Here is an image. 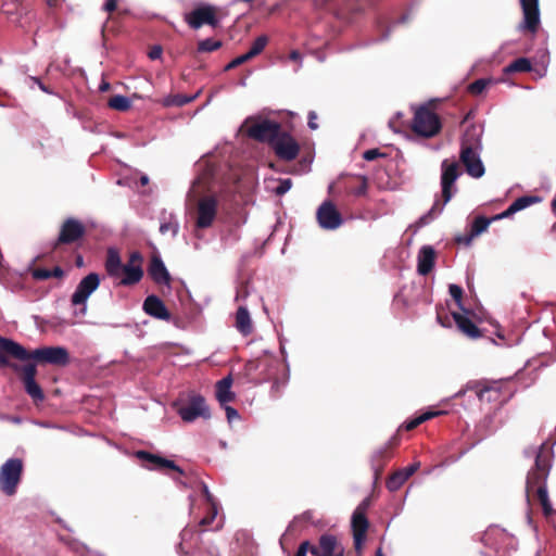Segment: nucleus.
Returning a JSON list of instances; mask_svg holds the SVG:
<instances>
[{
	"mask_svg": "<svg viewBox=\"0 0 556 556\" xmlns=\"http://www.w3.org/2000/svg\"><path fill=\"white\" fill-rule=\"evenodd\" d=\"M551 466V448L542 444L535 452V465L528 473L526 489L528 495L536 494L543 514L546 517L555 514L546 486V479L549 475Z\"/></svg>",
	"mask_w": 556,
	"mask_h": 556,
	"instance_id": "1",
	"label": "nucleus"
},
{
	"mask_svg": "<svg viewBox=\"0 0 556 556\" xmlns=\"http://www.w3.org/2000/svg\"><path fill=\"white\" fill-rule=\"evenodd\" d=\"M480 130L476 126L466 129L462 138L459 160L467 174L473 178H480L484 174V166L480 159L481 150Z\"/></svg>",
	"mask_w": 556,
	"mask_h": 556,
	"instance_id": "2",
	"label": "nucleus"
},
{
	"mask_svg": "<svg viewBox=\"0 0 556 556\" xmlns=\"http://www.w3.org/2000/svg\"><path fill=\"white\" fill-rule=\"evenodd\" d=\"M442 175H441V187H442V199L443 203L440 204L439 201H435L432 205L431 210L422 215L417 220L418 227H424L428 225L435 215L440 214L443 210V206L451 201L454 191H456V188H454L455 181L457 180L459 176V166L456 162H448V160H444L442 162Z\"/></svg>",
	"mask_w": 556,
	"mask_h": 556,
	"instance_id": "3",
	"label": "nucleus"
},
{
	"mask_svg": "<svg viewBox=\"0 0 556 556\" xmlns=\"http://www.w3.org/2000/svg\"><path fill=\"white\" fill-rule=\"evenodd\" d=\"M434 101L417 106L412 119L413 132L421 138H433L441 132L442 122L433 110Z\"/></svg>",
	"mask_w": 556,
	"mask_h": 556,
	"instance_id": "4",
	"label": "nucleus"
},
{
	"mask_svg": "<svg viewBox=\"0 0 556 556\" xmlns=\"http://www.w3.org/2000/svg\"><path fill=\"white\" fill-rule=\"evenodd\" d=\"M244 125H249L247 129L249 138L262 143H267L269 147L273 146L282 130L281 124L267 118L257 121L254 117H249L245 119Z\"/></svg>",
	"mask_w": 556,
	"mask_h": 556,
	"instance_id": "5",
	"label": "nucleus"
},
{
	"mask_svg": "<svg viewBox=\"0 0 556 556\" xmlns=\"http://www.w3.org/2000/svg\"><path fill=\"white\" fill-rule=\"evenodd\" d=\"M225 15L226 13L220 8L201 4L185 15V22L192 29H199L203 25L216 28Z\"/></svg>",
	"mask_w": 556,
	"mask_h": 556,
	"instance_id": "6",
	"label": "nucleus"
},
{
	"mask_svg": "<svg viewBox=\"0 0 556 556\" xmlns=\"http://www.w3.org/2000/svg\"><path fill=\"white\" fill-rule=\"evenodd\" d=\"M23 473V462L20 458H9L0 467V490L8 496L16 493Z\"/></svg>",
	"mask_w": 556,
	"mask_h": 556,
	"instance_id": "7",
	"label": "nucleus"
},
{
	"mask_svg": "<svg viewBox=\"0 0 556 556\" xmlns=\"http://www.w3.org/2000/svg\"><path fill=\"white\" fill-rule=\"evenodd\" d=\"M177 414L185 422H193L198 418L208 419L210 408L202 395L192 394L189 401L177 406Z\"/></svg>",
	"mask_w": 556,
	"mask_h": 556,
	"instance_id": "8",
	"label": "nucleus"
},
{
	"mask_svg": "<svg viewBox=\"0 0 556 556\" xmlns=\"http://www.w3.org/2000/svg\"><path fill=\"white\" fill-rule=\"evenodd\" d=\"M276 156L285 162L295 160L300 153V144L295 138L288 131L281 130L275 142L270 147Z\"/></svg>",
	"mask_w": 556,
	"mask_h": 556,
	"instance_id": "9",
	"label": "nucleus"
},
{
	"mask_svg": "<svg viewBox=\"0 0 556 556\" xmlns=\"http://www.w3.org/2000/svg\"><path fill=\"white\" fill-rule=\"evenodd\" d=\"M85 235V225L76 218L68 217L61 225L59 237L53 243V250L55 251L62 244L74 243L84 238Z\"/></svg>",
	"mask_w": 556,
	"mask_h": 556,
	"instance_id": "10",
	"label": "nucleus"
},
{
	"mask_svg": "<svg viewBox=\"0 0 556 556\" xmlns=\"http://www.w3.org/2000/svg\"><path fill=\"white\" fill-rule=\"evenodd\" d=\"M316 219L320 228L334 230L343 224V217L331 201H324L316 212Z\"/></svg>",
	"mask_w": 556,
	"mask_h": 556,
	"instance_id": "11",
	"label": "nucleus"
},
{
	"mask_svg": "<svg viewBox=\"0 0 556 556\" xmlns=\"http://www.w3.org/2000/svg\"><path fill=\"white\" fill-rule=\"evenodd\" d=\"M218 201L214 195L202 197L197 205L195 225L200 229L212 226L217 214Z\"/></svg>",
	"mask_w": 556,
	"mask_h": 556,
	"instance_id": "12",
	"label": "nucleus"
},
{
	"mask_svg": "<svg viewBox=\"0 0 556 556\" xmlns=\"http://www.w3.org/2000/svg\"><path fill=\"white\" fill-rule=\"evenodd\" d=\"M366 502H363L353 513L351 526L353 530L354 547L357 553H361L363 544L366 540V532L368 529V520L365 515Z\"/></svg>",
	"mask_w": 556,
	"mask_h": 556,
	"instance_id": "13",
	"label": "nucleus"
},
{
	"mask_svg": "<svg viewBox=\"0 0 556 556\" xmlns=\"http://www.w3.org/2000/svg\"><path fill=\"white\" fill-rule=\"evenodd\" d=\"M29 358L52 365L64 366L70 361L68 352L63 346H46L34 350Z\"/></svg>",
	"mask_w": 556,
	"mask_h": 556,
	"instance_id": "14",
	"label": "nucleus"
},
{
	"mask_svg": "<svg viewBox=\"0 0 556 556\" xmlns=\"http://www.w3.org/2000/svg\"><path fill=\"white\" fill-rule=\"evenodd\" d=\"M523 14L522 28L535 34L540 27L539 0H519Z\"/></svg>",
	"mask_w": 556,
	"mask_h": 556,
	"instance_id": "15",
	"label": "nucleus"
},
{
	"mask_svg": "<svg viewBox=\"0 0 556 556\" xmlns=\"http://www.w3.org/2000/svg\"><path fill=\"white\" fill-rule=\"evenodd\" d=\"M100 280H80L71 298L74 307L79 308L80 314L87 311L86 302L88 298L98 289Z\"/></svg>",
	"mask_w": 556,
	"mask_h": 556,
	"instance_id": "16",
	"label": "nucleus"
},
{
	"mask_svg": "<svg viewBox=\"0 0 556 556\" xmlns=\"http://www.w3.org/2000/svg\"><path fill=\"white\" fill-rule=\"evenodd\" d=\"M338 185L348 195L362 197L367 193L368 179L362 175L342 176Z\"/></svg>",
	"mask_w": 556,
	"mask_h": 556,
	"instance_id": "17",
	"label": "nucleus"
},
{
	"mask_svg": "<svg viewBox=\"0 0 556 556\" xmlns=\"http://www.w3.org/2000/svg\"><path fill=\"white\" fill-rule=\"evenodd\" d=\"M311 553L314 556H343L344 549L332 534H324L319 539L318 546L313 545Z\"/></svg>",
	"mask_w": 556,
	"mask_h": 556,
	"instance_id": "18",
	"label": "nucleus"
},
{
	"mask_svg": "<svg viewBox=\"0 0 556 556\" xmlns=\"http://www.w3.org/2000/svg\"><path fill=\"white\" fill-rule=\"evenodd\" d=\"M8 355L20 361L29 359V353L13 340L0 337V367L8 365Z\"/></svg>",
	"mask_w": 556,
	"mask_h": 556,
	"instance_id": "19",
	"label": "nucleus"
},
{
	"mask_svg": "<svg viewBox=\"0 0 556 556\" xmlns=\"http://www.w3.org/2000/svg\"><path fill=\"white\" fill-rule=\"evenodd\" d=\"M36 366L28 364L23 367V382L26 393L35 401L41 402L45 394L40 386L36 382Z\"/></svg>",
	"mask_w": 556,
	"mask_h": 556,
	"instance_id": "20",
	"label": "nucleus"
},
{
	"mask_svg": "<svg viewBox=\"0 0 556 556\" xmlns=\"http://www.w3.org/2000/svg\"><path fill=\"white\" fill-rule=\"evenodd\" d=\"M144 258L141 252L134 250L128 253V260L124 264L123 278H143Z\"/></svg>",
	"mask_w": 556,
	"mask_h": 556,
	"instance_id": "21",
	"label": "nucleus"
},
{
	"mask_svg": "<svg viewBox=\"0 0 556 556\" xmlns=\"http://www.w3.org/2000/svg\"><path fill=\"white\" fill-rule=\"evenodd\" d=\"M143 311L161 320H169L170 314L166 308L164 302L156 295H149L143 302Z\"/></svg>",
	"mask_w": 556,
	"mask_h": 556,
	"instance_id": "22",
	"label": "nucleus"
},
{
	"mask_svg": "<svg viewBox=\"0 0 556 556\" xmlns=\"http://www.w3.org/2000/svg\"><path fill=\"white\" fill-rule=\"evenodd\" d=\"M104 266L109 276L115 278L124 276V263L117 249L109 248L106 250Z\"/></svg>",
	"mask_w": 556,
	"mask_h": 556,
	"instance_id": "23",
	"label": "nucleus"
},
{
	"mask_svg": "<svg viewBox=\"0 0 556 556\" xmlns=\"http://www.w3.org/2000/svg\"><path fill=\"white\" fill-rule=\"evenodd\" d=\"M420 468L419 462H414L409 466L395 471L387 482L390 491L399 490L409 477H412Z\"/></svg>",
	"mask_w": 556,
	"mask_h": 556,
	"instance_id": "24",
	"label": "nucleus"
},
{
	"mask_svg": "<svg viewBox=\"0 0 556 556\" xmlns=\"http://www.w3.org/2000/svg\"><path fill=\"white\" fill-rule=\"evenodd\" d=\"M453 319L457 326V328L466 334L468 338L477 339L481 336L479 328L476 324L468 317V312L464 311V313H452Z\"/></svg>",
	"mask_w": 556,
	"mask_h": 556,
	"instance_id": "25",
	"label": "nucleus"
},
{
	"mask_svg": "<svg viewBox=\"0 0 556 556\" xmlns=\"http://www.w3.org/2000/svg\"><path fill=\"white\" fill-rule=\"evenodd\" d=\"M490 223L491 219L484 216L476 217L471 224L470 231L468 233L457 236L455 239L456 242L458 244L469 245L475 237L488 229Z\"/></svg>",
	"mask_w": 556,
	"mask_h": 556,
	"instance_id": "26",
	"label": "nucleus"
},
{
	"mask_svg": "<svg viewBox=\"0 0 556 556\" xmlns=\"http://www.w3.org/2000/svg\"><path fill=\"white\" fill-rule=\"evenodd\" d=\"M435 250L430 245H425L420 249L418 253V264L417 271L421 276H427L430 274L434 266L435 261Z\"/></svg>",
	"mask_w": 556,
	"mask_h": 556,
	"instance_id": "27",
	"label": "nucleus"
},
{
	"mask_svg": "<svg viewBox=\"0 0 556 556\" xmlns=\"http://www.w3.org/2000/svg\"><path fill=\"white\" fill-rule=\"evenodd\" d=\"M541 202V198L538 195H522L517 198L506 211L495 216V219L506 218L511 216L513 214L529 207L530 205L536 204Z\"/></svg>",
	"mask_w": 556,
	"mask_h": 556,
	"instance_id": "28",
	"label": "nucleus"
},
{
	"mask_svg": "<svg viewBox=\"0 0 556 556\" xmlns=\"http://www.w3.org/2000/svg\"><path fill=\"white\" fill-rule=\"evenodd\" d=\"M235 327L243 337L253 332V321L245 306L238 307L235 316Z\"/></svg>",
	"mask_w": 556,
	"mask_h": 556,
	"instance_id": "29",
	"label": "nucleus"
},
{
	"mask_svg": "<svg viewBox=\"0 0 556 556\" xmlns=\"http://www.w3.org/2000/svg\"><path fill=\"white\" fill-rule=\"evenodd\" d=\"M148 274L150 278H172L156 250L151 254L148 265Z\"/></svg>",
	"mask_w": 556,
	"mask_h": 556,
	"instance_id": "30",
	"label": "nucleus"
},
{
	"mask_svg": "<svg viewBox=\"0 0 556 556\" xmlns=\"http://www.w3.org/2000/svg\"><path fill=\"white\" fill-rule=\"evenodd\" d=\"M231 376H227L216 383V397L222 406L235 400V393L231 391Z\"/></svg>",
	"mask_w": 556,
	"mask_h": 556,
	"instance_id": "31",
	"label": "nucleus"
},
{
	"mask_svg": "<svg viewBox=\"0 0 556 556\" xmlns=\"http://www.w3.org/2000/svg\"><path fill=\"white\" fill-rule=\"evenodd\" d=\"M137 457L142 460H149V462L157 464L162 467L170 468V469L177 470L178 472L182 473V470L173 460L153 455L146 451H138Z\"/></svg>",
	"mask_w": 556,
	"mask_h": 556,
	"instance_id": "32",
	"label": "nucleus"
},
{
	"mask_svg": "<svg viewBox=\"0 0 556 556\" xmlns=\"http://www.w3.org/2000/svg\"><path fill=\"white\" fill-rule=\"evenodd\" d=\"M532 70V65L529 59L527 58H518L514 60L510 64H508L504 72L506 74L510 73H527Z\"/></svg>",
	"mask_w": 556,
	"mask_h": 556,
	"instance_id": "33",
	"label": "nucleus"
},
{
	"mask_svg": "<svg viewBox=\"0 0 556 556\" xmlns=\"http://www.w3.org/2000/svg\"><path fill=\"white\" fill-rule=\"evenodd\" d=\"M64 275L61 266H54L52 269L35 268L33 271V278H62Z\"/></svg>",
	"mask_w": 556,
	"mask_h": 556,
	"instance_id": "34",
	"label": "nucleus"
},
{
	"mask_svg": "<svg viewBox=\"0 0 556 556\" xmlns=\"http://www.w3.org/2000/svg\"><path fill=\"white\" fill-rule=\"evenodd\" d=\"M108 105L113 110L125 112L130 109L131 102L125 96L115 94L109 99Z\"/></svg>",
	"mask_w": 556,
	"mask_h": 556,
	"instance_id": "35",
	"label": "nucleus"
},
{
	"mask_svg": "<svg viewBox=\"0 0 556 556\" xmlns=\"http://www.w3.org/2000/svg\"><path fill=\"white\" fill-rule=\"evenodd\" d=\"M268 43V37L265 35L258 36L252 43L250 50L247 52L250 60L257 56L260 53L263 52L266 45Z\"/></svg>",
	"mask_w": 556,
	"mask_h": 556,
	"instance_id": "36",
	"label": "nucleus"
},
{
	"mask_svg": "<svg viewBox=\"0 0 556 556\" xmlns=\"http://www.w3.org/2000/svg\"><path fill=\"white\" fill-rule=\"evenodd\" d=\"M440 414H441V412H426V413L419 415L418 417L413 418V419L406 421L404 424V428L406 430H413L414 428H416L420 424H422V422H425V421H427V420L431 419L432 417L438 416Z\"/></svg>",
	"mask_w": 556,
	"mask_h": 556,
	"instance_id": "37",
	"label": "nucleus"
},
{
	"mask_svg": "<svg viewBox=\"0 0 556 556\" xmlns=\"http://www.w3.org/2000/svg\"><path fill=\"white\" fill-rule=\"evenodd\" d=\"M222 47V41L214 40L212 38H207L199 41L198 51L199 52H213L218 50Z\"/></svg>",
	"mask_w": 556,
	"mask_h": 556,
	"instance_id": "38",
	"label": "nucleus"
},
{
	"mask_svg": "<svg viewBox=\"0 0 556 556\" xmlns=\"http://www.w3.org/2000/svg\"><path fill=\"white\" fill-rule=\"evenodd\" d=\"M490 84L489 79L480 78L475 80L473 83L469 84L468 86V92L472 96H479L481 94L488 85Z\"/></svg>",
	"mask_w": 556,
	"mask_h": 556,
	"instance_id": "39",
	"label": "nucleus"
},
{
	"mask_svg": "<svg viewBox=\"0 0 556 556\" xmlns=\"http://www.w3.org/2000/svg\"><path fill=\"white\" fill-rule=\"evenodd\" d=\"M450 294L451 296L454 299V301L456 302L457 306L460 308V309H464L463 308V304H462V296H463V290L459 286L457 285H450Z\"/></svg>",
	"mask_w": 556,
	"mask_h": 556,
	"instance_id": "40",
	"label": "nucleus"
},
{
	"mask_svg": "<svg viewBox=\"0 0 556 556\" xmlns=\"http://www.w3.org/2000/svg\"><path fill=\"white\" fill-rule=\"evenodd\" d=\"M292 187V180L290 178L280 179L279 185L275 189V193L277 195H283L287 193Z\"/></svg>",
	"mask_w": 556,
	"mask_h": 556,
	"instance_id": "41",
	"label": "nucleus"
},
{
	"mask_svg": "<svg viewBox=\"0 0 556 556\" xmlns=\"http://www.w3.org/2000/svg\"><path fill=\"white\" fill-rule=\"evenodd\" d=\"M250 61V58L248 56L247 53L242 54V55H239L237 58H235L232 61H230L226 66H225V71H230V70H233L240 65H242L243 63Z\"/></svg>",
	"mask_w": 556,
	"mask_h": 556,
	"instance_id": "42",
	"label": "nucleus"
},
{
	"mask_svg": "<svg viewBox=\"0 0 556 556\" xmlns=\"http://www.w3.org/2000/svg\"><path fill=\"white\" fill-rule=\"evenodd\" d=\"M211 509H212V511H211L210 516H206L200 520V526H208L215 520V518L218 514L217 504H214V506H211Z\"/></svg>",
	"mask_w": 556,
	"mask_h": 556,
	"instance_id": "43",
	"label": "nucleus"
},
{
	"mask_svg": "<svg viewBox=\"0 0 556 556\" xmlns=\"http://www.w3.org/2000/svg\"><path fill=\"white\" fill-rule=\"evenodd\" d=\"M4 287L7 289H11L13 292H17L20 290H23L25 288V285L22 280H5Z\"/></svg>",
	"mask_w": 556,
	"mask_h": 556,
	"instance_id": "44",
	"label": "nucleus"
},
{
	"mask_svg": "<svg viewBox=\"0 0 556 556\" xmlns=\"http://www.w3.org/2000/svg\"><path fill=\"white\" fill-rule=\"evenodd\" d=\"M381 156H384V154L381 153L379 149H369V150L365 151L363 154V157L366 161H374Z\"/></svg>",
	"mask_w": 556,
	"mask_h": 556,
	"instance_id": "45",
	"label": "nucleus"
},
{
	"mask_svg": "<svg viewBox=\"0 0 556 556\" xmlns=\"http://www.w3.org/2000/svg\"><path fill=\"white\" fill-rule=\"evenodd\" d=\"M224 408H225V412H226V417H227L229 422H231L235 419L239 418V413H238V410L236 408H233L231 406H228L227 404L224 405Z\"/></svg>",
	"mask_w": 556,
	"mask_h": 556,
	"instance_id": "46",
	"label": "nucleus"
},
{
	"mask_svg": "<svg viewBox=\"0 0 556 556\" xmlns=\"http://www.w3.org/2000/svg\"><path fill=\"white\" fill-rule=\"evenodd\" d=\"M201 488H202V492H203V495L205 496L206 502L211 506H214V504H217V502L215 501L214 496L210 492L208 486L205 483H201Z\"/></svg>",
	"mask_w": 556,
	"mask_h": 556,
	"instance_id": "47",
	"label": "nucleus"
},
{
	"mask_svg": "<svg viewBox=\"0 0 556 556\" xmlns=\"http://www.w3.org/2000/svg\"><path fill=\"white\" fill-rule=\"evenodd\" d=\"M191 101V98H188L186 96H181V94H177L174 97V99L172 100V104L174 105H177V106H182L187 103H189Z\"/></svg>",
	"mask_w": 556,
	"mask_h": 556,
	"instance_id": "48",
	"label": "nucleus"
},
{
	"mask_svg": "<svg viewBox=\"0 0 556 556\" xmlns=\"http://www.w3.org/2000/svg\"><path fill=\"white\" fill-rule=\"evenodd\" d=\"M160 231L162 233H166L167 231H172L173 235H176V232H177V225L174 224V223H170V222L169 223H163L160 226Z\"/></svg>",
	"mask_w": 556,
	"mask_h": 556,
	"instance_id": "49",
	"label": "nucleus"
},
{
	"mask_svg": "<svg viewBox=\"0 0 556 556\" xmlns=\"http://www.w3.org/2000/svg\"><path fill=\"white\" fill-rule=\"evenodd\" d=\"M311 545L308 541H304L300 544L295 556H306L307 552H311Z\"/></svg>",
	"mask_w": 556,
	"mask_h": 556,
	"instance_id": "50",
	"label": "nucleus"
},
{
	"mask_svg": "<svg viewBox=\"0 0 556 556\" xmlns=\"http://www.w3.org/2000/svg\"><path fill=\"white\" fill-rule=\"evenodd\" d=\"M308 127L312 129V130H316L318 128V124L316 123V119H317V114L315 111H309L308 112Z\"/></svg>",
	"mask_w": 556,
	"mask_h": 556,
	"instance_id": "51",
	"label": "nucleus"
},
{
	"mask_svg": "<svg viewBox=\"0 0 556 556\" xmlns=\"http://www.w3.org/2000/svg\"><path fill=\"white\" fill-rule=\"evenodd\" d=\"M162 55V48L160 46H154L151 48L150 52H149V58L151 60H157L160 59Z\"/></svg>",
	"mask_w": 556,
	"mask_h": 556,
	"instance_id": "52",
	"label": "nucleus"
},
{
	"mask_svg": "<svg viewBox=\"0 0 556 556\" xmlns=\"http://www.w3.org/2000/svg\"><path fill=\"white\" fill-rule=\"evenodd\" d=\"M500 532L497 529H490L489 531L485 532V534L483 535V542L485 545H493L492 543V536Z\"/></svg>",
	"mask_w": 556,
	"mask_h": 556,
	"instance_id": "53",
	"label": "nucleus"
},
{
	"mask_svg": "<svg viewBox=\"0 0 556 556\" xmlns=\"http://www.w3.org/2000/svg\"><path fill=\"white\" fill-rule=\"evenodd\" d=\"M119 0H106L105 3H104V11L109 12V13H112L113 11L116 10L117 8V3H118Z\"/></svg>",
	"mask_w": 556,
	"mask_h": 556,
	"instance_id": "54",
	"label": "nucleus"
},
{
	"mask_svg": "<svg viewBox=\"0 0 556 556\" xmlns=\"http://www.w3.org/2000/svg\"><path fill=\"white\" fill-rule=\"evenodd\" d=\"M289 58H290V60H292L294 62H299V61H301V53L296 50H292L289 54Z\"/></svg>",
	"mask_w": 556,
	"mask_h": 556,
	"instance_id": "55",
	"label": "nucleus"
},
{
	"mask_svg": "<svg viewBox=\"0 0 556 556\" xmlns=\"http://www.w3.org/2000/svg\"><path fill=\"white\" fill-rule=\"evenodd\" d=\"M74 264L76 267H81L84 265V257L80 254H74Z\"/></svg>",
	"mask_w": 556,
	"mask_h": 556,
	"instance_id": "56",
	"label": "nucleus"
},
{
	"mask_svg": "<svg viewBox=\"0 0 556 556\" xmlns=\"http://www.w3.org/2000/svg\"><path fill=\"white\" fill-rule=\"evenodd\" d=\"M31 79H33L36 84H38L39 88H40L42 91L48 92V93H50V92H51V91L48 89V87H47V86H45V85H43V84H42L38 78L33 77Z\"/></svg>",
	"mask_w": 556,
	"mask_h": 556,
	"instance_id": "57",
	"label": "nucleus"
},
{
	"mask_svg": "<svg viewBox=\"0 0 556 556\" xmlns=\"http://www.w3.org/2000/svg\"><path fill=\"white\" fill-rule=\"evenodd\" d=\"M110 89V84L109 83H105L103 81L100 86V90L101 91H108Z\"/></svg>",
	"mask_w": 556,
	"mask_h": 556,
	"instance_id": "58",
	"label": "nucleus"
},
{
	"mask_svg": "<svg viewBox=\"0 0 556 556\" xmlns=\"http://www.w3.org/2000/svg\"><path fill=\"white\" fill-rule=\"evenodd\" d=\"M437 320H438V323H439L441 326H443V327H446V326H447V325L444 323L443 317H442V315H441V314H438V316H437Z\"/></svg>",
	"mask_w": 556,
	"mask_h": 556,
	"instance_id": "59",
	"label": "nucleus"
},
{
	"mask_svg": "<svg viewBox=\"0 0 556 556\" xmlns=\"http://www.w3.org/2000/svg\"><path fill=\"white\" fill-rule=\"evenodd\" d=\"M148 182H149V178H148V176H141V177H140V184H141L142 186L148 185Z\"/></svg>",
	"mask_w": 556,
	"mask_h": 556,
	"instance_id": "60",
	"label": "nucleus"
},
{
	"mask_svg": "<svg viewBox=\"0 0 556 556\" xmlns=\"http://www.w3.org/2000/svg\"><path fill=\"white\" fill-rule=\"evenodd\" d=\"M137 281H138V280H128V279L121 280V282H122L123 285H127V286L132 285V283H135V282H137Z\"/></svg>",
	"mask_w": 556,
	"mask_h": 556,
	"instance_id": "61",
	"label": "nucleus"
},
{
	"mask_svg": "<svg viewBox=\"0 0 556 556\" xmlns=\"http://www.w3.org/2000/svg\"><path fill=\"white\" fill-rule=\"evenodd\" d=\"M490 391H491V389H483V390H481L480 393H479L480 399H483L484 394L490 392Z\"/></svg>",
	"mask_w": 556,
	"mask_h": 556,
	"instance_id": "62",
	"label": "nucleus"
},
{
	"mask_svg": "<svg viewBox=\"0 0 556 556\" xmlns=\"http://www.w3.org/2000/svg\"><path fill=\"white\" fill-rule=\"evenodd\" d=\"M84 278H99V275L96 273H90L87 276H85Z\"/></svg>",
	"mask_w": 556,
	"mask_h": 556,
	"instance_id": "63",
	"label": "nucleus"
},
{
	"mask_svg": "<svg viewBox=\"0 0 556 556\" xmlns=\"http://www.w3.org/2000/svg\"><path fill=\"white\" fill-rule=\"evenodd\" d=\"M552 210L556 214V198L552 201Z\"/></svg>",
	"mask_w": 556,
	"mask_h": 556,
	"instance_id": "64",
	"label": "nucleus"
}]
</instances>
